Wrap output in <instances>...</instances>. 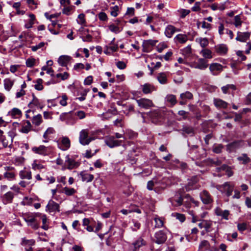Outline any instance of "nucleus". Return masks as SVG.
Listing matches in <instances>:
<instances>
[{"instance_id":"393cba45","label":"nucleus","mask_w":251,"mask_h":251,"mask_svg":"<svg viewBox=\"0 0 251 251\" xmlns=\"http://www.w3.org/2000/svg\"><path fill=\"white\" fill-rule=\"evenodd\" d=\"M142 87V91L145 94H150L155 90L154 87L150 84H145Z\"/></svg>"},{"instance_id":"e433bc0d","label":"nucleus","mask_w":251,"mask_h":251,"mask_svg":"<svg viewBox=\"0 0 251 251\" xmlns=\"http://www.w3.org/2000/svg\"><path fill=\"white\" fill-rule=\"evenodd\" d=\"M239 161L241 162L244 164H246L250 162V158L246 154H242L240 156L237 158Z\"/></svg>"},{"instance_id":"6e6552de","label":"nucleus","mask_w":251,"mask_h":251,"mask_svg":"<svg viewBox=\"0 0 251 251\" xmlns=\"http://www.w3.org/2000/svg\"><path fill=\"white\" fill-rule=\"evenodd\" d=\"M218 251V249L215 248H211L209 243L206 240L202 241L199 247L198 251Z\"/></svg>"},{"instance_id":"9b49d317","label":"nucleus","mask_w":251,"mask_h":251,"mask_svg":"<svg viewBox=\"0 0 251 251\" xmlns=\"http://www.w3.org/2000/svg\"><path fill=\"white\" fill-rule=\"evenodd\" d=\"M167 239L166 234L161 230L156 232L155 234V242L157 244H162Z\"/></svg>"},{"instance_id":"a878e982","label":"nucleus","mask_w":251,"mask_h":251,"mask_svg":"<svg viewBox=\"0 0 251 251\" xmlns=\"http://www.w3.org/2000/svg\"><path fill=\"white\" fill-rule=\"evenodd\" d=\"M71 57L67 55H62L59 57L58 62L62 66H66L69 62Z\"/></svg>"},{"instance_id":"c9c22d12","label":"nucleus","mask_w":251,"mask_h":251,"mask_svg":"<svg viewBox=\"0 0 251 251\" xmlns=\"http://www.w3.org/2000/svg\"><path fill=\"white\" fill-rule=\"evenodd\" d=\"M183 199L181 197H178V199L171 198L170 199V201L173 205L178 206L182 204Z\"/></svg>"},{"instance_id":"f3484780","label":"nucleus","mask_w":251,"mask_h":251,"mask_svg":"<svg viewBox=\"0 0 251 251\" xmlns=\"http://www.w3.org/2000/svg\"><path fill=\"white\" fill-rule=\"evenodd\" d=\"M19 176L22 179H26L27 180H30L32 178L31 171L27 170L25 169L21 170L19 172Z\"/></svg>"},{"instance_id":"a19ab883","label":"nucleus","mask_w":251,"mask_h":251,"mask_svg":"<svg viewBox=\"0 0 251 251\" xmlns=\"http://www.w3.org/2000/svg\"><path fill=\"white\" fill-rule=\"evenodd\" d=\"M175 38L181 44L185 43L188 40L187 36L186 35L181 34L177 35Z\"/></svg>"},{"instance_id":"a211bd4d","label":"nucleus","mask_w":251,"mask_h":251,"mask_svg":"<svg viewBox=\"0 0 251 251\" xmlns=\"http://www.w3.org/2000/svg\"><path fill=\"white\" fill-rule=\"evenodd\" d=\"M46 208L50 212L59 211V205L54 201L50 200L46 206Z\"/></svg>"},{"instance_id":"412c9836","label":"nucleus","mask_w":251,"mask_h":251,"mask_svg":"<svg viewBox=\"0 0 251 251\" xmlns=\"http://www.w3.org/2000/svg\"><path fill=\"white\" fill-rule=\"evenodd\" d=\"M31 127L32 125L29 121H24L20 131L23 133H27L31 130Z\"/></svg>"},{"instance_id":"f03ea898","label":"nucleus","mask_w":251,"mask_h":251,"mask_svg":"<svg viewBox=\"0 0 251 251\" xmlns=\"http://www.w3.org/2000/svg\"><path fill=\"white\" fill-rule=\"evenodd\" d=\"M39 215V213H35L33 215H29L25 218V220L27 223L28 226L34 229H37L39 226V224L36 219V217Z\"/></svg>"},{"instance_id":"bb28decb","label":"nucleus","mask_w":251,"mask_h":251,"mask_svg":"<svg viewBox=\"0 0 251 251\" xmlns=\"http://www.w3.org/2000/svg\"><path fill=\"white\" fill-rule=\"evenodd\" d=\"M80 175L81 176L82 180L87 182H91L94 178L93 175L85 173L84 172H81Z\"/></svg>"},{"instance_id":"13d9d810","label":"nucleus","mask_w":251,"mask_h":251,"mask_svg":"<svg viewBox=\"0 0 251 251\" xmlns=\"http://www.w3.org/2000/svg\"><path fill=\"white\" fill-rule=\"evenodd\" d=\"M77 23L80 25H84L86 21L85 20V15L83 14H80L78 16Z\"/></svg>"},{"instance_id":"ea45409f","label":"nucleus","mask_w":251,"mask_h":251,"mask_svg":"<svg viewBox=\"0 0 251 251\" xmlns=\"http://www.w3.org/2000/svg\"><path fill=\"white\" fill-rule=\"evenodd\" d=\"M74 8L75 6L73 5H68L64 7L62 10V13L66 15H69L71 14L72 11Z\"/></svg>"},{"instance_id":"37998d69","label":"nucleus","mask_w":251,"mask_h":251,"mask_svg":"<svg viewBox=\"0 0 251 251\" xmlns=\"http://www.w3.org/2000/svg\"><path fill=\"white\" fill-rule=\"evenodd\" d=\"M36 63V59L33 57H30L26 60V66L28 68L33 67Z\"/></svg>"},{"instance_id":"4d7b16f0","label":"nucleus","mask_w":251,"mask_h":251,"mask_svg":"<svg viewBox=\"0 0 251 251\" xmlns=\"http://www.w3.org/2000/svg\"><path fill=\"white\" fill-rule=\"evenodd\" d=\"M182 131L187 134H193L194 129L192 127L185 126L182 128Z\"/></svg>"},{"instance_id":"79ce46f5","label":"nucleus","mask_w":251,"mask_h":251,"mask_svg":"<svg viewBox=\"0 0 251 251\" xmlns=\"http://www.w3.org/2000/svg\"><path fill=\"white\" fill-rule=\"evenodd\" d=\"M33 98L32 100L30 102H29V103L28 104V106L30 108H32L33 105L37 107L40 106V103L39 100L37 98H36L34 95H33Z\"/></svg>"},{"instance_id":"72a5a7b5","label":"nucleus","mask_w":251,"mask_h":251,"mask_svg":"<svg viewBox=\"0 0 251 251\" xmlns=\"http://www.w3.org/2000/svg\"><path fill=\"white\" fill-rule=\"evenodd\" d=\"M35 241L33 239H27L25 238H23L21 245L23 246H32L35 244Z\"/></svg>"},{"instance_id":"f8f14e48","label":"nucleus","mask_w":251,"mask_h":251,"mask_svg":"<svg viewBox=\"0 0 251 251\" xmlns=\"http://www.w3.org/2000/svg\"><path fill=\"white\" fill-rule=\"evenodd\" d=\"M32 151L34 153L41 155H46L48 154V147L43 145H41L38 147H34L32 148Z\"/></svg>"},{"instance_id":"f704fd0d","label":"nucleus","mask_w":251,"mask_h":251,"mask_svg":"<svg viewBox=\"0 0 251 251\" xmlns=\"http://www.w3.org/2000/svg\"><path fill=\"white\" fill-rule=\"evenodd\" d=\"M196 42H198L202 48H205L208 46L209 42L206 38H199L196 39Z\"/></svg>"},{"instance_id":"2f4dec72","label":"nucleus","mask_w":251,"mask_h":251,"mask_svg":"<svg viewBox=\"0 0 251 251\" xmlns=\"http://www.w3.org/2000/svg\"><path fill=\"white\" fill-rule=\"evenodd\" d=\"M108 28L111 32L115 33H118L123 29V26H119L116 25L114 24H112L108 25Z\"/></svg>"},{"instance_id":"b1692460","label":"nucleus","mask_w":251,"mask_h":251,"mask_svg":"<svg viewBox=\"0 0 251 251\" xmlns=\"http://www.w3.org/2000/svg\"><path fill=\"white\" fill-rule=\"evenodd\" d=\"M214 103L216 107L221 108H226L228 104L226 102L219 99H215Z\"/></svg>"},{"instance_id":"4468645a","label":"nucleus","mask_w":251,"mask_h":251,"mask_svg":"<svg viewBox=\"0 0 251 251\" xmlns=\"http://www.w3.org/2000/svg\"><path fill=\"white\" fill-rule=\"evenodd\" d=\"M14 197V194L13 193L10 191L7 192L1 197L3 203L5 204L11 203L12 202Z\"/></svg>"},{"instance_id":"0e129e2a","label":"nucleus","mask_w":251,"mask_h":251,"mask_svg":"<svg viewBox=\"0 0 251 251\" xmlns=\"http://www.w3.org/2000/svg\"><path fill=\"white\" fill-rule=\"evenodd\" d=\"M44 45H45V43L44 42H41L37 45L32 46L31 47V50L33 51H36L38 49L43 47Z\"/></svg>"},{"instance_id":"774afa93","label":"nucleus","mask_w":251,"mask_h":251,"mask_svg":"<svg viewBox=\"0 0 251 251\" xmlns=\"http://www.w3.org/2000/svg\"><path fill=\"white\" fill-rule=\"evenodd\" d=\"M167 48V45L164 43L159 44L157 47V50L159 52H161L162 50Z\"/></svg>"},{"instance_id":"39448f33","label":"nucleus","mask_w":251,"mask_h":251,"mask_svg":"<svg viewBox=\"0 0 251 251\" xmlns=\"http://www.w3.org/2000/svg\"><path fill=\"white\" fill-rule=\"evenodd\" d=\"M105 142L109 147L112 148L120 146L122 141V140H116L114 136H109L106 138Z\"/></svg>"},{"instance_id":"338daca9","label":"nucleus","mask_w":251,"mask_h":251,"mask_svg":"<svg viewBox=\"0 0 251 251\" xmlns=\"http://www.w3.org/2000/svg\"><path fill=\"white\" fill-rule=\"evenodd\" d=\"M81 38L84 42H91L92 37L91 35L88 34L86 35H82Z\"/></svg>"},{"instance_id":"052dcab7","label":"nucleus","mask_w":251,"mask_h":251,"mask_svg":"<svg viewBox=\"0 0 251 251\" xmlns=\"http://www.w3.org/2000/svg\"><path fill=\"white\" fill-rule=\"evenodd\" d=\"M234 20V25L236 27H238L241 25L242 21L241 20L240 16L237 15L235 16Z\"/></svg>"},{"instance_id":"6e6d98bb","label":"nucleus","mask_w":251,"mask_h":251,"mask_svg":"<svg viewBox=\"0 0 251 251\" xmlns=\"http://www.w3.org/2000/svg\"><path fill=\"white\" fill-rule=\"evenodd\" d=\"M54 132V130L52 127H49L47 130L45 132L43 137L45 139H47L48 137V136L50 134H53Z\"/></svg>"},{"instance_id":"cd10ccee","label":"nucleus","mask_w":251,"mask_h":251,"mask_svg":"<svg viewBox=\"0 0 251 251\" xmlns=\"http://www.w3.org/2000/svg\"><path fill=\"white\" fill-rule=\"evenodd\" d=\"M176 31V28L175 26L171 25H169L166 28L165 33L168 37L171 38Z\"/></svg>"},{"instance_id":"aec40b11","label":"nucleus","mask_w":251,"mask_h":251,"mask_svg":"<svg viewBox=\"0 0 251 251\" xmlns=\"http://www.w3.org/2000/svg\"><path fill=\"white\" fill-rule=\"evenodd\" d=\"M157 184L158 183L156 181L154 182L153 180L149 181L147 184V188L149 190H151L153 189V187L155 185L154 188L155 191L157 193H159L161 190L164 189L165 187H161V188H160L159 186H157Z\"/></svg>"},{"instance_id":"c03bdc74","label":"nucleus","mask_w":251,"mask_h":251,"mask_svg":"<svg viewBox=\"0 0 251 251\" xmlns=\"http://www.w3.org/2000/svg\"><path fill=\"white\" fill-rule=\"evenodd\" d=\"M166 100L170 102L172 105H174L176 102V96L173 95H169L166 98Z\"/></svg>"},{"instance_id":"e2e57ef3","label":"nucleus","mask_w":251,"mask_h":251,"mask_svg":"<svg viewBox=\"0 0 251 251\" xmlns=\"http://www.w3.org/2000/svg\"><path fill=\"white\" fill-rule=\"evenodd\" d=\"M68 98L66 95H63L61 97V100H60V104L63 106H65L67 104V100Z\"/></svg>"},{"instance_id":"680f3d73","label":"nucleus","mask_w":251,"mask_h":251,"mask_svg":"<svg viewBox=\"0 0 251 251\" xmlns=\"http://www.w3.org/2000/svg\"><path fill=\"white\" fill-rule=\"evenodd\" d=\"M178 12L180 14V17L184 18L186 15L190 13V11L189 10L186 9H180L178 11Z\"/></svg>"},{"instance_id":"7ed1b4c3","label":"nucleus","mask_w":251,"mask_h":251,"mask_svg":"<svg viewBox=\"0 0 251 251\" xmlns=\"http://www.w3.org/2000/svg\"><path fill=\"white\" fill-rule=\"evenodd\" d=\"M218 188L222 193H225L227 197H229L232 195L233 186L226 182L223 185H219Z\"/></svg>"},{"instance_id":"4c0bfd02","label":"nucleus","mask_w":251,"mask_h":251,"mask_svg":"<svg viewBox=\"0 0 251 251\" xmlns=\"http://www.w3.org/2000/svg\"><path fill=\"white\" fill-rule=\"evenodd\" d=\"M63 147L62 148L63 150H66L70 147V141L68 137H63L61 141Z\"/></svg>"},{"instance_id":"49530a36","label":"nucleus","mask_w":251,"mask_h":251,"mask_svg":"<svg viewBox=\"0 0 251 251\" xmlns=\"http://www.w3.org/2000/svg\"><path fill=\"white\" fill-rule=\"evenodd\" d=\"M201 53L202 56L205 58H211L212 56L211 55V51L208 49H203L201 51Z\"/></svg>"},{"instance_id":"0eeeda50","label":"nucleus","mask_w":251,"mask_h":251,"mask_svg":"<svg viewBox=\"0 0 251 251\" xmlns=\"http://www.w3.org/2000/svg\"><path fill=\"white\" fill-rule=\"evenodd\" d=\"M137 102L139 106L145 109H148L154 106L152 101L147 99L143 98L137 100Z\"/></svg>"},{"instance_id":"1a4fd4ad","label":"nucleus","mask_w":251,"mask_h":251,"mask_svg":"<svg viewBox=\"0 0 251 251\" xmlns=\"http://www.w3.org/2000/svg\"><path fill=\"white\" fill-rule=\"evenodd\" d=\"M209 70L213 75H217L223 70V66L220 64L213 63L210 65Z\"/></svg>"},{"instance_id":"c85d7f7f","label":"nucleus","mask_w":251,"mask_h":251,"mask_svg":"<svg viewBox=\"0 0 251 251\" xmlns=\"http://www.w3.org/2000/svg\"><path fill=\"white\" fill-rule=\"evenodd\" d=\"M14 81L10 78H6L4 80V87L6 90L9 91L13 87Z\"/></svg>"},{"instance_id":"3c124183","label":"nucleus","mask_w":251,"mask_h":251,"mask_svg":"<svg viewBox=\"0 0 251 251\" xmlns=\"http://www.w3.org/2000/svg\"><path fill=\"white\" fill-rule=\"evenodd\" d=\"M119 11V6L115 5L110 8V14L113 17H116L118 15V11Z\"/></svg>"},{"instance_id":"6ab92c4d","label":"nucleus","mask_w":251,"mask_h":251,"mask_svg":"<svg viewBox=\"0 0 251 251\" xmlns=\"http://www.w3.org/2000/svg\"><path fill=\"white\" fill-rule=\"evenodd\" d=\"M250 36V33L249 32H241L237 33V36L236 38V40L240 42H246Z\"/></svg>"},{"instance_id":"69168bd1","label":"nucleus","mask_w":251,"mask_h":251,"mask_svg":"<svg viewBox=\"0 0 251 251\" xmlns=\"http://www.w3.org/2000/svg\"><path fill=\"white\" fill-rule=\"evenodd\" d=\"M57 78L61 77L62 80H65L68 78L69 74L67 73H64L63 74H57L56 75Z\"/></svg>"},{"instance_id":"864d4df0","label":"nucleus","mask_w":251,"mask_h":251,"mask_svg":"<svg viewBox=\"0 0 251 251\" xmlns=\"http://www.w3.org/2000/svg\"><path fill=\"white\" fill-rule=\"evenodd\" d=\"M206 161L208 164H213L216 166L220 165L222 163L221 161L219 159L215 160L212 159L208 158L207 159Z\"/></svg>"},{"instance_id":"bf43d9fd","label":"nucleus","mask_w":251,"mask_h":251,"mask_svg":"<svg viewBox=\"0 0 251 251\" xmlns=\"http://www.w3.org/2000/svg\"><path fill=\"white\" fill-rule=\"evenodd\" d=\"M154 221L155 222V226L156 227L160 228L163 226V222L161 219L158 218H154Z\"/></svg>"},{"instance_id":"423d86ee","label":"nucleus","mask_w":251,"mask_h":251,"mask_svg":"<svg viewBox=\"0 0 251 251\" xmlns=\"http://www.w3.org/2000/svg\"><path fill=\"white\" fill-rule=\"evenodd\" d=\"M65 164L67 166V168L70 170L76 168L80 165L78 162H76L73 159L71 158L69 155L66 156Z\"/></svg>"},{"instance_id":"4be33fe9","label":"nucleus","mask_w":251,"mask_h":251,"mask_svg":"<svg viewBox=\"0 0 251 251\" xmlns=\"http://www.w3.org/2000/svg\"><path fill=\"white\" fill-rule=\"evenodd\" d=\"M207 66V61L203 58H200L198 60L195 68L201 70H204L206 69Z\"/></svg>"},{"instance_id":"603ef678","label":"nucleus","mask_w":251,"mask_h":251,"mask_svg":"<svg viewBox=\"0 0 251 251\" xmlns=\"http://www.w3.org/2000/svg\"><path fill=\"white\" fill-rule=\"evenodd\" d=\"M43 80L42 79L39 78L37 80L36 84L35 85L34 87L37 90H42L43 89L42 85Z\"/></svg>"},{"instance_id":"09e8293b","label":"nucleus","mask_w":251,"mask_h":251,"mask_svg":"<svg viewBox=\"0 0 251 251\" xmlns=\"http://www.w3.org/2000/svg\"><path fill=\"white\" fill-rule=\"evenodd\" d=\"M180 98L182 100H190L193 98V95L189 92H186L180 95Z\"/></svg>"},{"instance_id":"8fccbe9b","label":"nucleus","mask_w":251,"mask_h":251,"mask_svg":"<svg viewBox=\"0 0 251 251\" xmlns=\"http://www.w3.org/2000/svg\"><path fill=\"white\" fill-rule=\"evenodd\" d=\"M32 168L34 170H41L42 169H44L45 168V166L40 163H37L36 161H35L32 165Z\"/></svg>"},{"instance_id":"20e7f679","label":"nucleus","mask_w":251,"mask_h":251,"mask_svg":"<svg viewBox=\"0 0 251 251\" xmlns=\"http://www.w3.org/2000/svg\"><path fill=\"white\" fill-rule=\"evenodd\" d=\"M158 41L154 40H144L142 44V50L145 52H150L153 49V47L156 45Z\"/></svg>"},{"instance_id":"a18cd8bd","label":"nucleus","mask_w":251,"mask_h":251,"mask_svg":"<svg viewBox=\"0 0 251 251\" xmlns=\"http://www.w3.org/2000/svg\"><path fill=\"white\" fill-rule=\"evenodd\" d=\"M182 54L186 57H189L191 54V48L190 46L186 47L182 50Z\"/></svg>"},{"instance_id":"de8ad7c7","label":"nucleus","mask_w":251,"mask_h":251,"mask_svg":"<svg viewBox=\"0 0 251 251\" xmlns=\"http://www.w3.org/2000/svg\"><path fill=\"white\" fill-rule=\"evenodd\" d=\"M224 149V146L222 144L215 145L213 146L212 151L216 153H220Z\"/></svg>"},{"instance_id":"473e14b6","label":"nucleus","mask_w":251,"mask_h":251,"mask_svg":"<svg viewBox=\"0 0 251 251\" xmlns=\"http://www.w3.org/2000/svg\"><path fill=\"white\" fill-rule=\"evenodd\" d=\"M9 114L12 117L18 118L21 116L22 112L19 109L14 108L9 112Z\"/></svg>"},{"instance_id":"ddd939ff","label":"nucleus","mask_w":251,"mask_h":251,"mask_svg":"<svg viewBox=\"0 0 251 251\" xmlns=\"http://www.w3.org/2000/svg\"><path fill=\"white\" fill-rule=\"evenodd\" d=\"M146 245V242L142 238H139L136 241L132 244L133 251H137L140 248Z\"/></svg>"},{"instance_id":"58836bf2","label":"nucleus","mask_w":251,"mask_h":251,"mask_svg":"<svg viewBox=\"0 0 251 251\" xmlns=\"http://www.w3.org/2000/svg\"><path fill=\"white\" fill-rule=\"evenodd\" d=\"M62 192L67 196H72L75 193L76 190L73 188L65 187L63 188Z\"/></svg>"},{"instance_id":"2eb2a0df","label":"nucleus","mask_w":251,"mask_h":251,"mask_svg":"<svg viewBox=\"0 0 251 251\" xmlns=\"http://www.w3.org/2000/svg\"><path fill=\"white\" fill-rule=\"evenodd\" d=\"M216 52L220 55L226 54L228 50V48L226 45L220 44L215 47Z\"/></svg>"},{"instance_id":"7c9ffc66","label":"nucleus","mask_w":251,"mask_h":251,"mask_svg":"<svg viewBox=\"0 0 251 251\" xmlns=\"http://www.w3.org/2000/svg\"><path fill=\"white\" fill-rule=\"evenodd\" d=\"M157 79L162 84H165L167 82V75L165 73H160L158 74L157 76Z\"/></svg>"},{"instance_id":"f257e3e1","label":"nucleus","mask_w":251,"mask_h":251,"mask_svg":"<svg viewBox=\"0 0 251 251\" xmlns=\"http://www.w3.org/2000/svg\"><path fill=\"white\" fill-rule=\"evenodd\" d=\"M94 139L88 136V131L87 129H83L80 132L79 141L82 145H88Z\"/></svg>"},{"instance_id":"9d476101","label":"nucleus","mask_w":251,"mask_h":251,"mask_svg":"<svg viewBox=\"0 0 251 251\" xmlns=\"http://www.w3.org/2000/svg\"><path fill=\"white\" fill-rule=\"evenodd\" d=\"M201 199L203 203L207 204L211 203L212 199L210 194L206 190H203L200 194Z\"/></svg>"},{"instance_id":"5fc2aeb1","label":"nucleus","mask_w":251,"mask_h":251,"mask_svg":"<svg viewBox=\"0 0 251 251\" xmlns=\"http://www.w3.org/2000/svg\"><path fill=\"white\" fill-rule=\"evenodd\" d=\"M212 224V222L210 221H204L203 228H205L206 232H209L210 231L209 229L211 228Z\"/></svg>"},{"instance_id":"5701e85b","label":"nucleus","mask_w":251,"mask_h":251,"mask_svg":"<svg viewBox=\"0 0 251 251\" xmlns=\"http://www.w3.org/2000/svg\"><path fill=\"white\" fill-rule=\"evenodd\" d=\"M240 141H235L228 144L226 146V151L229 152L234 151L235 150L239 147Z\"/></svg>"},{"instance_id":"dca6fc26","label":"nucleus","mask_w":251,"mask_h":251,"mask_svg":"<svg viewBox=\"0 0 251 251\" xmlns=\"http://www.w3.org/2000/svg\"><path fill=\"white\" fill-rule=\"evenodd\" d=\"M216 215L222 217L225 220H228V216L229 215V212L227 210H223L220 208H216L215 210Z\"/></svg>"},{"instance_id":"c756f323","label":"nucleus","mask_w":251,"mask_h":251,"mask_svg":"<svg viewBox=\"0 0 251 251\" xmlns=\"http://www.w3.org/2000/svg\"><path fill=\"white\" fill-rule=\"evenodd\" d=\"M42 122V116L41 114H38L34 116L32 119V123L35 126H39Z\"/></svg>"}]
</instances>
